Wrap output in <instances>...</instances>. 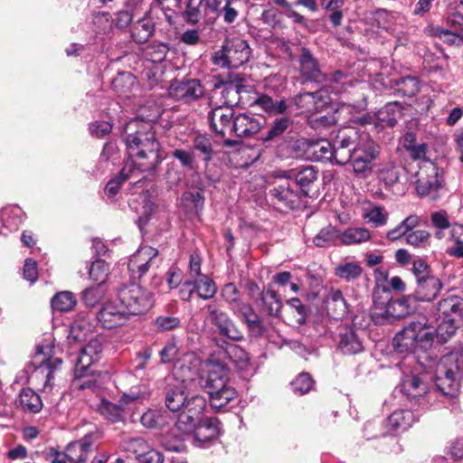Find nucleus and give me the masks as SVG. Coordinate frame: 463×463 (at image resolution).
<instances>
[{
    "mask_svg": "<svg viewBox=\"0 0 463 463\" xmlns=\"http://www.w3.org/2000/svg\"><path fill=\"white\" fill-rule=\"evenodd\" d=\"M231 310L235 316L242 318L252 334L256 335H262L263 326L258 315L250 304L241 301Z\"/></svg>",
    "mask_w": 463,
    "mask_h": 463,
    "instance_id": "c85d7f7f",
    "label": "nucleus"
},
{
    "mask_svg": "<svg viewBox=\"0 0 463 463\" xmlns=\"http://www.w3.org/2000/svg\"><path fill=\"white\" fill-rule=\"evenodd\" d=\"M208 319L215 328V333L230 341H241L242 332L235 325L229 315L214 305H207Z\"/></svg>",
    "mask_w": 463,
    "mask_h": 463,
    "instance_id": "9d476101",
    "label": "nucleus"
},
{
    "mask_svg": "<svg viewBox=\"0 0 463 463\" xmlns=\"http://www.w3.org/2000/svg\"><path fill=\"white\" fill-rule=\"evenodd\" d=\"M420 89V81L415 77H403L397 82V91L406 97L415 96Z\"/></svg>",
    "mask_w": 463,
    "mask_h": 463,
    "instance_id": "0e129e2a",
    "label": "nucleus"
},
{
    "mask_svg": "<svg viewBox=\"0 0 463 463\" xmlns=\"http://www.w3.org/2000/svg\"><path fill=\"white\" fill-rule=\"evenodd\" d=\"M298 61L300 72L307 80L319 81L323 79L318 61L308 49H302Z\"/></svg>",
    "mask_w": 463,
    "mask_h": 463,
    "instance_id": "7c9ffc66",
    "label": "nucleus"
},
{
    "mask_svg": "<svg viewBox=\"0 0 463 463\" xmlns=\"http://www.w3.org/2000/svg\"><path fill=\"white\" fill-rule=\"evenodd\" d=\"M442 283L437 277L426 278L417 282V288L414 292V298L420 301L433 300L440 289Z\"/></svg>",
    "mask_w": 463,
    "mask_h": 463,
    "instance_id": "473e14b6",
    "label": "nucleus"
},
{
    "mask_svg": "<svg viewBox=\"0 0 463 463\" xmlns=\"http://www.w3.org/2000/svg\"><path fill=\"white\" fill-rule=\"evenodd\" d=\"M388 217L389 213L382 206H373L364 214V218L374 227L384 226L387 223Z\"/></svg>",
    "mask_w": 463,
    "mask_h": 463,
    "instance_id": "69168bd1",
    "label": "nucleus"
},
{
    "mask_svg": "<svg viewBox=\"0 0 463 463\" xmlns=\"http://www.w3.org/2000/svg\"><path fill=\"white\" fill-rule=\"evenodd\" d=\"M261 300L271 317H279L282 303L278 294L272 289H267L261 293Z\"/></svg>",
    "mask_w": 463,
    "mask_h": 463,
    "instance_id": "5fc2aeb1",
    "label": "nucleus"
},
{
    "mask_svg": "<svg viewBox=\"0 0 463 463\" xmlns=\"http://www.w3.org/2000/svg\"><path fill=\"white\" fill-rule=\"evenodd\" d=\"M364 132L354 128L340 130L334 140L335 164L344 165L350 161Z\"/></svg>",
    "mask_w": 463,
    "mask_h": 463,
    "instance_id": "1a4fd4ad",
    "label": "nucleus"
},
{
    "mask_svg": "<svg viewBox=\"0 0 463 463\" xmlns=\"http://www.w3.org/2000/svg\"><path fill=\"white\" fill-rule=\"evenodd\" d=\"M93 445L92 436L86 435L80 440L71 442L66 447V458L71 463H84Z\"/></svg>",
    "mask_w": 463,
    "mask_h": 463,
    "instance_id": "cd10ccee",
    "label": "nucleus"
},
{
    "mask_svg": "<svg viewBox=\"0 0 463 463\" xmlns=\"http://www.w3.org/2000/svg\"><path fill=\"white\" fill-rule=\"evenodd\" d=\"M326 306L328 315L333 319H341L348 313V306L343 293L338 288H332L326 298Z\"/></svg>",
    "mask_w": 463,
    "mask_h": 463,
    "instance_id": "2f4dec72",
    "label": "nucleus"
},
{
    "mask_svg": "<svg viewBox=\"0 0 463 463\" xmlns=\"http://www.w3.org/2000/svg\"><path fill=\"white\" fill-rule=\"evenodd\" d=\"M331 80L334 85L331 86L336 92H347L349 88H361V83L353 79V77L342 71H335L331 75Z\"/></svg>",
    "mask_w": 463,
    "mask_h": 463,
    "instance_id": "a18cd8bd",
    "label": "nucleus"
},
{
    "mask_svg": "<svg viewBox=\"0 0 463 463\" xmlns=\"http://www.w3.org/2000/svg\"><path fill=\"white\" fill-rule=\"evenodd\" d=\"M137 177L133 170V164H125L120 174L109 180L105 187V194L109 198H113L119 191L124 181L132 177Z\"/></svg>",
    "mask_w": 463,
    "mask_h": 463,
    "instance_id": "a19ab883",
    "label": "nucleus"
},
{
    "mask_svg": "<svg viewBox=\"0 0 463 463\" xmlns=\"http://www.w3.org/2000/svg\"><path fill=\"white\" fill-rule=\"evenodd\" d=\"M149 446L150 445L143 438H134L125 441L124 449L133 454L139 462L140 458H142L146 451H147Z\"/></svg>",
    "mask_w": 463,
    "mask_h": 463,
    "instance_id": "680f3d73",
    "label": "nucleus"
},
{
    "mask_svg": "<svg viewBox=\"0 0 463 463\" xmlns=\"http://www.w3.org/2000/svg\"><path fill=\"white\" fill-rule=\"evenodd\" d=\"M206 406L207 402L204 397L201 395H193L190 398L187 397L181 411L185 413H189L195 419L202 421Z\"/></svg>",
    "mask_w": 463,
    "mask_h": 463,
    "instance_id": "de8ad7c7",
    "label": "nucleus"
},
{
    "mask_svg": "<svg viewBox=\"0 0 463 463\" xmlns=\"http://www.w3.org/2000/svg\"><path fill=\"white\" fill-rule=\"evenodd\" d=\"M158 250L151 246H141L129 259L128 270L132 279H140L155 264Z\"/></svg>",
    "mask_w": 463,
    "mask_h": 463,
    "instance_id": "2eb2a0df",
    "label": "nucleus"
},
{
    "mask_svg": "<svg viewBox=\"0 0 463 463\" xmlns=\"http://www.w3.org/2000/svg\"><path fill=\"white\" fill-rule=\"evenodd\" d=\"M362 272V267L355 261L339 264L335 268V276L346 281L358 279Z\"/></svg>",
    "mask_w": 463,
    "mask_h": 463,
    "instance_id": "603ef678",
    "label": "nucleus"
},
{
    "mask_svg": "<svg viewBox=\"0 0 463 463\" xmlns=\"http://www.w3.org/2000/svg\"><path fill=\"white\" fill-rule=\"evenodd\" d=\"M207 10L205 0H189L184 12V18L187 23L194 24L206 14Z\"/></svg>",
    "mask_w": 463,
    "mask_h": 463,
    "instance_id": "37998d69",
    "label": "nucleus"
},
{
    "mask_svg": "<svg viewBox=\"0 0 463 463\" xmlns=\"http://www.w3.org/2000/svg\"><path fill=\"white\" fill-rule=\"evenodd\" d=\"M113 90L118 95L126 98L137 90V81L136 77L128 72L123 71L118 73L111 82Z\"/></svg>",
    "mask_w": 463,
    "mask_h": 463,
    "instance_id": "c9c22d12",
    "label": "nucleus"
},
{
    "mask_svg": "<svg viewBox=\"0 0 463 463\" xmlns=\"http://www.w3.org/2000/svg\"><path fill=\"white\" fill-rule=\"evenodd\" d=\"M153 325L156 332L165 333L180 327L181 319L171 315H162L154 320Z\"/></svg>",
    "mask_w": 463,
    "mask_h": 463,
    "instance_id": "bf43d9fd",
    "label": "nucleus"
},
{
    "mask_svg": "<svg viewBox=\"0 0 463 463\" xmlns=\"http://www.w3.org/2000/svg\"><path fill=\"white\" fill-rule=\"evenodd\" d=\"M307 156L318 162H330L335 164L334 146L328 140H305Z\"/></svg>",
    "mask_w": 463,
    "mask_h": 463,
    "instance_id": "4be33fe9",
    "label": "nucleus"
},
{
    "mask_svg": "<svg viewBox=\"0 0 463 463\" xmlns=\"http://www.w3.org/2000/svg\"><path fill=\"white\" fill-rule=\"evenodd\" d=\"M400 175L401 170L393 162L386 164L379 171V178L386 186H392L397 184Z\"/></svg>",
    "mask_w": 463,
    "mask_h": 463,
    "instance_id": "13d9d810",
    "label": "nucleus"
},
{
    "mask_svg": "<svg viewBox=\"0 0 463 463\" xmlns=\"http://www.w3.org/2000/svg\"><path fill=\"white\" fill-rule=\"evenodd\" d=\"M234 111L231 106H220L212 109L208 119L212 129L222 137L232 134Z\"/></svg>",
    "mask_w": 463,
    "mask_h": 463,
    "instance_id": "f3484780",
    "label": "nucleus"
},
{
    "mask_svg": "<svg viewBox=\"0 0 463 463\" xmlns=\"http://www.w3.org/2000/svg\"><path fill=\"white\" fill-rule=\"evenodd\" d=\"M449 239L455 244L449 248L447 253L449 256L463 259V225L454 222L449 231Z\"/></svg>",
    "mask_w": 463,
    "mask_h": 463,
    "instance_id": "8fccbe9b",
    "label": "nucleus"
},
{
    "mask_svg": "<svg viewBox=\"0 0 463 463\" xmlns=\"http://www.w3.org/2000/svg\"><path fill=\"white\" fill-rule=\"evenodd\" d=\"M414 420V414L411 411H395L387 420V427L389 428L388 432L403 431L410 428Z\"/></svg>",
    "mask_w": 463,
    "mask_h": 463,
    "instance_id": "e433bc0d",
    "label": "nucleus"
},
{
    "mask_svg": "<svg viewBox=\"0 0 463 463\" xmlns=\"http://www.w3.org/2000/svg\"><path fill=\"white\" fill-rule=\"evenodd\" d=\"M126 7V10L117 12L114 19L112 20L113 24L118 29H125L130 24L136 15V12L141 8V5L136 8L133 6L128 7L127 5Z\"/></svg>",
    "mask_w": 463,
    "mask_h": 463,
    "instance_id": "338daca9",
    "label": "nucleus"
},
{
    "mask_svg": "<svg viewBox=\"0 0 463 463\" xmlns=\"http://www.w3.org/2000/svg\"><path fill=\"white\" fill-rule=\"evenodd\" d=\"M25 213L18 205H8L1 211V223L0 233L6 236L9 232L18 231L23 223Z\"/></svg>",
    "mask_w": 463,
    "mask_h": 463,
    "instance_id": "b1692460",
    "label": "nucleus"
},
{
    "mask_svg": "<svg viewBox=\"0 0 463 463\" xmlns=\"http://www.w3.org/2000/svg\"><path fill=\"white\" fill-rule=\"evenodd\" d=\"M438 311L439 317L449 318L452 321H461L463 298L452 295L441 299L438 304Z\"/></svg>",
    "mask_w": 463,
    "mask_h": 463,
    "instance_id": "c756f323",
    "label": "nucleus"
},
{
    "mask_svg": "<svg viewBox=\"0 0 463 463\" xmlns=\"http://www.w3.org/2000/svg\"><path fill=\"white\" fill-rule=\"evenodd\" d=\"M201 422L189 413L181 411L171 433L162 438V446L169 451H181L184 449L183 440L184 436L196 431Z\"/></svg>",
    "mask_w": 463,
    "mask_h": 463,
    "instance_id": "6e6552de",
    "label": "nucleus"
},
{
    "mask_svg": "<svg viewBox=\"0 0 463 463\" xmlns=\"http://www.w3.org/2000/svg\"><path fill=\"white\" fill-rule=\"evenodd\" d=\"M168 52L169 47L166 43L153 42L146 46L144 54L151 62L158 63L165 61Z\"/></svg>",
    "mask_w": 463,
    "mask_h": 463,
    "instance_id": "864d4df0",
    "label": "nucleus"
},
{
    "mask_svg": "<svg viewBox=\"0 0 463 463\" xmlns=\"http://www.w3.org/2000/svg\"><path fill=\"white\" fill-rule=\"evenodd\" d=\"M131 37L137 43H146L155 33V22L146 14L131 26Z\"/></svg>",
    "mask_w": 463,
    "mask_h": 463,
    "instance_id": "72a5a7b5",
    "label": "nucleus"
},
{
    "mask_svg": "<svg viewBox=\"0 0 463 463\" xmlns=\"http://www.w3.org/2000/svg\"><path fill=\"white\" fill-rule=\"evenodd\" d=\"M291 180L284 178L280 180L271 190V195L284 206L294 209L298 206L303 195L298 189H294Z\"/></svg>",
    "mask_w": 463,
    "mask_h": 463,
    "instance_id": "412c9836",
    "label": "nucleus"
},
{
    "mask_svg": "<svg viewBox=\"0 0 463 463\" xmlns=\"http://www.w3.org/2000/svg\"><path fill=\"white\" fill-rule=\"evenodd\" d=\"M254 105L260 107L263 111L269 114H282L288 109L285 100L280 99L278 101H274L267 94L259 95L254 101Z\"/></svg>",
    "mask_w": 463,
    "mask_h": 463,
    "instance_id": "49530a36",
    "label": "nucleus"
},
{
    "mask_svg": "<svg viewBox=\"0 0 463 463\" xmlns=\"http://www.w3.org/2000/svg\"><path fill=\"white\" fill-rule=\"evenodd\" d=\"M402 114V105L399 102L387 103L376 113L377 119L389 127L397 123V118Z\"/></svg>",
    "mask_w": 463,
    "mask_h": 463,
    "instance_id": "c03bdc74",
    "label": "nucleus"
},
{
    "mask_svg": "<svg viewBox=\"0 0 463 463\" xmlns=\"http://www.w3.org/2000/svg\"><path fill=\"white\" fill-rule=\"evenodd\" d=\"M417 176L416 191L420 196L430 195L440 187L437 167L431 163L425 170L420 171Z\"/></svg>",
    "mask_w": 463,
    "mask_h": 463,
    "instance_id": "5701e85b",
    "label": "nucleus"
},
{
    "mask_svg": "<svg viewBox=\"0 0 463 463\" xmlns=\"http://www.w3.org/2000/svg\"><path fill=\"white\" fill-rule=\"evenodd\" d=\"M118 301L122 304L129 317L146 313L154 303L152 294L137 284L122 288L118 292Z\"/></svg>",
    "mask_w": 463,
    "mask_h": 463,
    "instance_id": "0eeeda50",
    "label": "nucleus"
},
{
    "mask_svg": "<svg viewBox=\"0 0 463 463\" xmlns=\"http://www.w3.org/2000/svg\"><path fill=\"white\" fill-rule=\"evenodd\" d=\"M282 176L288 180H294L295 184L303 196H307L310 185L317 179V171L313 165H303L300 167L284 171Z\"/></svg>",
    "mask_w": 463,
    "mask_h": 463,
    "instance_id": "6ab92c4d",
    "label": "nucleus"
},
{
    "mask_svg": "<svg viewBox=\"0 0 463 463\" xmlns=\"http://www.w3.org/2000/svg\"><path fill=\"white\" fill-rule=\"evenodd\" d=\"M109 272L108 263L102 260H96L90 267V278L98 285H102L106 282Z\"/></svg>",
    "mask_w": 463,
    "mask_h": 463,
    "instance_id": "4d7b16f0",
    "label": "nucleus"
},
{
    "mask_svg": "<svg viewBox=\"0 0 463 463\" xmlns=\"http://www.w3.org/2000/svg\"><path fill=\"white\" fill-rule=\"evenodd\" d=\"M250 49L241 38L227 39L212 56V62L220 68H238L249 61Z\"/></svg>",
    "mask_w": 463,
    "mask_h": 463,
    "instance_id": "39448f33",
    "label": "nucleus"
},
{
    "mask_svg": "<svg viewBox=\"0 0 463 463\" xmlns=\"http://www.w3.org/2000/svg\"><path fill=\"white\" fill-rule=\"evenodd\" d=\"M463 373V355L450 353L444 355L436 365L435 383L443 394L455 398L459 389V378Z\"/></svg>",
    "mask_w": 463,
    "mask_h": 463,
    "instance_id": "20e7f679",
    "label": "nucleus"
},
{
    "mask_svg": "<svg viewBox=\"0 0 463 463\" xmlns=\"http://www.w3.org/2000/svg\"><path fill=\"white\" fill-rule=\"evenodd\" d=\"M434 335L433 327L428 325L425 318L411 322L396 334L392 345L397 353H416L426 351L431 347L434 337L439 343H446L456 333L460 321L440 317Z\"/></svg>",
    "mask_w": 463,
    "mask_h": 463,
    "instance_id": "f03ea898",
    "label": "nucleus"
},
{
    "mask_svg": "<svg viewBox=\"0 0 463 463\" xmlns=\"http://www.w3.org/2000/svg\"><path fill=\"white\" fill-rule=\"evenodd\" d=\"M77 303L74 294L71 291H61L54 295L51 305L54 310L68 312L71 310Z\"/></svg>",
    "mask_w": 463,
    "mask_h": 463,
    "instance_id": "3c124183",
    "label": "nucleus"
},
{
    "mask_svg": "<svg viewBox=\"0 0 463 463\" xmlns=\"http://www.w3.org/2000/svg\"><path fill=\"white\" fill-rule=\"evenodd\" d=\"M339 238L345 245L359 244L368 241L371 239V232L364 227L348 228L339 235Z\"/></svg>",
    "mask_w": 463,
    "mask_h": 463,
    "instance_id": "79ce46f5",
    "label": "nucleus"
},
{
    "mask_svg": "<svg viewBox=\"0 0 463 463\" xmlns=\"http://www.w3.org/2000/svg\"><path fill=\"white\" fill-rule=\"evenodd\" d=\"M95 316L101 326L108 329L121 326L129 319L128 311L118 299L105 303Z\"/></svg>",
    "mask_w": 463,
    "mask_h": 463,
    "instance_id": "4468645a",
    "label": "nucleus"
},
{
    "mask_svg": "<svg viewBox=\"0 0 463 463\" xmlns=\"http://www.w3.org/2000/svg\"><path fill=\"white\" fill-rule=\"evenodd\" d=\"M290 119L288 117H282L277 118L269 131L261 136V140L263 142L271 141L279 137H280L289 127Z\"/></svg>",
    "mask_w": 463,
    "mask_h": 463,
    "instance_id": "052dcab7",
    "label": "nucleus"
},
{
    "mask_svg": "<svg viewBox=\"0 0 463 463\" xmlns=\"http://www.w3.org/2000/svg\"><path fill=\"white\" fill-rule=\"evenodd\" d=\"M203 93V86L196 79L175 80L169 87L171 97L185 103L199 99Z\"/></svg>",
    "mask_w": 463,
    "mask_h": 463,
    "instance_id": "dca6fc26",
    "label": "nucleus"
},
{
    "mask_svg": "<svg viewBox=\"0 0 463 463\" xmlns=\"http://www.w3.org/2000/svg\"><path fill=\"white\" fill-rule=\"evenodd\" d=\"M53 354L54 350L52 344L46 345H38L36 347L35 359L40 364L36 370V373L45 375L44 388L52 384L53 372L62 364L61 358L54 357Z\"/></svg>",
    "mask_w": 463,
    "mask_h": 463,
    "instance_id": "ddd939ff",
    "label": "nucleus"
},
{
    "mask_svg": "<svg viewBox=\"0 0 463 463\" xmlns=\"http://www.w3.org/2000/svg\"><path fill=\"white\" fill-rule=\"evenodd\" d=\"M195 292L202 299L207 300L213 298L217 292L215 282L207 275L200 276L199 279H193Z\"/></svg>",
    "mask_w": 463,
    "mask_h": 463,
    "instance_id": "09e8293b",
    "label": "nucleus"
},
{
    "mask_svg": "<svg viewBox=\"0 0 463 463\" xmlns=\"http://www.w3.org/2000/svg\"><path fill=\"white\" fill-rule=\"evenodd\" d=\"M156 110L145 116L142 109L137 118L130 120L125 127L124 141L128 154L125 164H133L134 172H154L163 161L161 145L152 131V122L158 118Z\"/></svg>",
    "mask_w": 463,
    "mask_h": 463,
    "instance_id": "f257e3e1",
    "label": "nucleus"
},
{
    "mask_svg": "<svg viewBox=\"0 0 463 463\" xmlns=\"http://www.w3.org/2000/svg\"><path fill=\"white\" fill-rule=\"evenodd\" d=\"M187 399L186 388L184 381L179 383L174 388H169L165 394V406L172 411L182 410Z\"/></svg>",
    "mask_w": 463,
    "mask_h": 463,
    "instance_id": "58836bf2",
    "label": "nucleus"
},
{
    "mask_svg": "<svg viewBox=\"0 0 463 463\" xmlns=\"http://www.w3.org/2000/svg\"><path fill=\"white\" fill-rule=\"evenodd\" d=\"M261 124L253 115L241 113L233 118L232 134L239 137H248L260 131Z\"/></svg>",
    "mask_w": 463,
    "mask_h": 463,
    "instance_id": "393cba45",
    "label": "nucleus"
},
{
    "mask_svg": "<svg viewBox=\"0 0 463 463\" xmlns=\"http://www.w3.org/2000/svg\"><path fill=\"white\" fill-rule=\"evenodd\" d=\"M103 347L100 340L93 338L88 342L80 351L75 364V376L77 380L74 384L80 389H94L95 383L90 379L80 382V379L88 375L90 367L100 358Z\"/></svg>",
    "mask_w": 463,
    "mask_h": 463,
    "instance_id": "423d86ee",
    "label": "nucleus"
},
{
    "mask_svg": "<svg viewBox=\"0 0 463 463\" xmlns=\"http://www.w3.org/2000/svg\"><path fill=\"white\" fill-rule=\"evenodd\" d=\"M379 155L380 146L369 137L367 133H364L352 157L364 161L366 160L367 163L373 164Z\"/></svg>",
    "mask_w": 463,
    "mask_h": 463,
    "instance_id": "f704fd0d",
    "label": "nucleus"
},
{
    "mask_svg": "<svg viewBox=\"0 0 463 463\" xmlns=\"http://www.w3.org/2000/svg\"><path fill=\"white\" fill-rule=\"evenodd\" d=\"M374 19L380 28L389 32L401 45L407 43V38L403 35L402 18L386 10H378L375 12Z\"/></svg>",
    "mask_w": 463,
    "mask_h": 463,
    "instance_id": "aec40b11",
    "label": "nucleus"
},
{
    "mask_svg": "<svg viewBox=\"0 0 463 463\" xmlns=\"http://www.w3.org/2000/svg\"><path fill=\"white\" fill-rule=\"evenodd\" d=\"M338 348L345 354H355L364 350L363 340L356 330L345 326L339 334Z\"/></svg>",
    "mask_w": 463,
    "mask_h": 463,
    "instance_id": "a878e982",
    "label": "nucleus"
},
{
    "mask_svg": "<svg viewBox=\"0 0 463 463\" xmlns=\"http://www.w3.org/2000/svg\"><path fill=\"white\" fill-rule=\"evenodd\" d=\"M93 328L94 326L85 316H79L71 326V333L75 339L80 340L92 332Z\"/></svg>",
    "mask_w": 463,
    "mask_h": 463,
    "instance_id": "e2e57ef3",
    "label": "nucleus"
},
{
    "mask_svg": "<svg viewBox=\"0 0 463 463\" xmlns=\"http://www.w3.org/2000/svg\"><path fill=\"white\" fill-rule=\"evenodd\" d=\"M412 297L408 296L397 299H389L386 307L382 308L374 307L372 312V318L375 323H383L391 318H402L414 310Z\"/></svg>",
    "mask_w": 463,
    "mask_h": 463,
    "instance_id": "9b49d317",
    "label": "nucleus"
},
{
    "mask_svg": "<svg viewBox=\"0 0 463 463\" xmlns=\"http://www.w3.org/2000/svg\"><path fill=\"white\" fill-rule=\"evenodd\" d=\"M200 384L209 394L210 405L214 410L224 409L234 401L238 392L228 383V369L219 362L209 361L200 376Z\"/></svg>",
    "mask_w": 463,
    "mask_h": 463,
    "instance_id": "7ed1b4c3",
    "label": "nucleus"
},
{
    "mask_svg": "<svg viewBox=\"0 0 463 463\" xmlns=\"http://www.w3.org/2000/svg\"><path fill=\"white\" fill-rule=\"evenodd\" d=\"M338 237V231L332 226H327L321 229L313 238V243L319 248L328 247L332 245Z\"/></svg>",
    "mask_w": 463,
    "mask_h": 463,
    "instance_id": "6e6d98bb",
    "label": "nucleus"
},
{
    "mask_svg": "<svg viewBox=\"0 0 463 463\" xmlns=\"http://www.w3.org/2000/svg\"><path fill=\"white\" fill-rule=\"evenodd\" d=\"M330 102L326 91L319 90L315 92L300 93L294 98L295 105L305 113H317L322 110Z\"/></svg>",
    "mask_w": 463,
    "mask_h": 463,
    "instance_id": "a211bd4d",
    "label": "nucleus"
},
{
    "mask_svg": "<svg viewBox=\"0 0 463 463\" xmlns=\"http://www.w3.org/2000/svg\"><path fill=\"white\" fill-rule=\"evenodd\" d=\"M221 433V421L215 417L206 419L201 422L195 431V441L198 446L206 447L211 441L216 439Z\"/></svg>",
    "mask_w": 463,
    "mask_h": 463,
    "instance_id": "bb28decb",
    "label": "nucleus"
},
{
    "mask_svg": "<svg viewBox=\"0 0 463 463\" xmlns=\"http://www.w3.org/2000/svg\"><path fill=\"white\" fill-rule=\"evenodd\" d=\"M142 397L143 394L140 391L131 389L129 392L122 395L118 403H112L102 399L98 410L105 419L111 422L123 421L125 419V407Z\"/></svg>",
    "mask_w": 463,
    "mask_h": 463,
    "instance_id": "f8f14e48",
    "label": "nucleus"
},
{
    "mask_svg": "<svg viewBox=\"0 0 463 463\" xmlns=\"http://www.w3.org/2000/svg\"><path fill=\"white\" fill-rule=\"evenodd\" d=\"M314 384L311 375L307 373H301L291 382L292 390L295 393L303 395L308 392Z\"/></svg>",
    "mask_w": 463,
    "mask_h": 463,
    "instance_id": "774afa93",
    "label": "nucleus"
},
{
    "mask_svg": "<svg viewBox=\"0 0 463 463\" xmlns=\"http://www.w3.org/2000/svg\"><path fill=\"white\" fill-rule=\"evenodd\" d=\"M17 402L23 411L32 413H37L43 408L41 397L31 388L21 390Z\"/></svg>",
    "mask_w": 463,
    "mask_h": 463,
    "instance_id": "4c0bfd02",
    "label": "nucleus"
},
{
    "mask_svg": "<svg viewBox=\"0 0 463 463\" xmlns=\"http://www.w3.org/2000/svg\"><path fill=\"white\" fill-rule=\"evenodd\" d=\"M428 386L419 376H406L402 383V392L410 399H416L427 394Z\"/></svg>",
    "mask_w": 463,
    "mask_h": 463,
    "instance_id": "ea45409f",
    "label": "nucleus"
}]
</instances>
